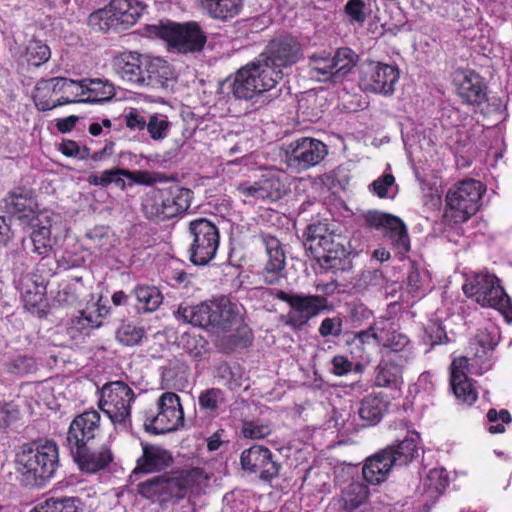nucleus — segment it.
Instances as JSON below:
<instances>
[{
  "mask_svg": "<svg viewBox=\"0 0 512 512\" xmlns=\"http://www.w3.org/2000/svg\"><path fill=\"white\" fill-rule=\"evenodd\" d=\"M343 320L341 317H327L322 320L318 332L326 338L329 336L339 337L342 334Z\"/></svg>",
  "mask_w": 512,
  "mask_h": 512,
  "instance_id": "57",
  "label": "nucleus"
},
{
  "mask_svg": "<svg viewBox=\"0 0 512 512\" xmlns=\"http://www.w3.org/2000/svg\"><path fill=\"white\" fill-rule=\"evenodd\" d=\"M390 402L382 393L368 394L359 403L358 415L364 427L377 425L388 412Z\"/></svg>",
  "mask_w": 512,
  "mask_h": 512,
  "instance_id": "27",
  "label": "nucleus"
},
{
  "mask_svg": "<svg viewBox=\"0 0 512 512\" xmlns=\"http://www.w3.org/2000/svg\"><path fill=\"white\" fill-rule=\"evenodd\" d=\"M287 177L280 171L268 172L255 182H242L237 186L238 192L244 197V202L252 203L258 200L277 201L289 190Z\"/></svg>",
  "mask_w": 512,
  "mask_h": 512,
  "instance_id": "13",
  "label": "nucleus"
},
{
  "mask_svg": "<svg viewBox=\"0 0 512 512\" xmlns=\"http://www.w3.org/2000/svg\"><path fill=\"white\" fill-rule=\"evenodd\" d=\"M244 7V0H201L200 8L210 18L227 22L237 17Z\"/></svg>",
  "mask_w": 512,
  "mask_h": 512,
  "instance_id": "31",
  "label": "nucleus"
},
{
  "mask_svg": "<svg viewBox=\"0 0 512 512\" xmlns=\"http://www.w3.org/2000/svg\"><path fill=\"white\" fill-rule=\"evenodd\" d=\"M343 13L349 24L362 26L369 16L370 9L364 0H348L343 7Z\"/></svg>",
  "mask_w": 512,
  "mask_h": 512,
  "instance_id": "52",
  "label": "nucleus"
},
{
  "mask_svg": "<svg viewBox=\"0 0 512 512\" xmlns=\"http://www.w3.org/2000/svg\"><path fill=\"white\" fill-rule=\"evenodd\" d=\"M145 55L137 52L124 51L113 56L111 67L113 72L123 81L131 84H141Z\"/></svg>",
  "mask_w": 512,
  "mask_h": 512,
  "instance_id": "25",
  "label": "nucleus"
},
{
  "mask_svg": "<svg viewBox=\"0 0 512 512\" xmlns=\"http://www.w3.org/2000/svg\"><path fill=\"white\" fill-rule=\"evenodd\" d=\"M304 237L306 249L317 259L322 269L326 271L345 269L346 250L340 243H335L327 223L317 222L308 225Z\"/></svg>",
  "mask_w": 512,
  "mask_h": 512,
  "instance_id": "4",
  "label": "nucleus"
},
{
  "mask_svg": "<svg viewBox=\"0 0 512 512\" xmlns=\"http://www.w3.org/2000/svg\"><path fill=\"white\" fill-rule=\"evenodd\" d=\"M254 75L248 64L240 68L234 75L233 79L228 78L224 85L228 86L231 94L236 99L249 100L255 95L261 94Z\"/></svg>",
  "mask_w": 512,
  "mask_h": 512,
  "instance_id": "29",
  "label": "nucleus"
},
{
  "mask_svg": "<svg viewBox=\"0 0 512 512\" xmlns=\"http://www.w3.org/2000/svg\"><path fill=\"white\" fill-rule=\"evenodd\" d=\"M395 183V177L390 174H383L370 184V191L379 198H387L388 190Z\"/></svg>",
  "mask_w": 512,
  "mask_h": 512,
  "instance_id": "60",
  "label": "nucleus"
},
{
  "mask_svg": "<svg viewBox=\"0 0 512 512\" xmlns=\"http://www.w3.org/2000/svg\"><path fill=\"white\" fill-rule=\"evenodd\" d=\"M27 224L32 227L30 237L33 244V252L40 256L48 255L53 248L50 217L43 214Z\"/></svg>",
  "mask_w": 512,
  "mask_h": 512,
  "instance_id": "35",
  "label": "nucleus"
},
{
  "mask_svg": "<svg viewBox=\"0 0 512 512\" xmlns=\"http://www.w3.org/2000/svg\"><path fill=\"white\" fill-rule=\"evenodd\" d=\"M89 26L98 31L107 32L111 29H121L117 14L113 11L112 3L97 11L92 12L88 18Z\"/></svg>",
  "mask_w": 512,
  "mask_h": 512,
  "instance_id": "47",
  "label": "nucleus"
},
{
  "mask_svg": "<svg viewBox=\"0 0 512 512\" xmlns=\"http://www.w3.org/2000/svg\"><path fill=\"white\" fill-rule=\"evenodd\" d=\"M367 227L380 230L388 238L392 247L400 254L410 251V238L407 227L402 219L389 213L369 211L365 215Z\"/></svg>",
  "mask_w": 512,
  "mask_h": 512,
  "instance_id": "16",
  "label": "nucleus"
},
{
  "mask_svg": "<svg viewBox=\"0 0 512 512\" xmlns=\"http://www.w3.org/2000/svg\"><path fill=\"white\" fill-rule=\"evenodd\" d=\"M125 125L128 129L132 131H142L147 126V121L140 114L137 109H130L128 113L124 115Z\"/></svg>",
  "mask_w": 512,
  "mask_h": 512,
  "instance_id": "64",
  "label": "nucleus"
},
{
  "mask_svg": "<svg viewBox=\"0 0 512 512\" xmlns=\"http://www.w3.org/2000/svg\"><path fill=\"white\" fill-rule=\"evenodd\" d=\"M261 93L273 89L283 78V71L265 57L248 63Z\"/></svg>",
  "mask_w": 512,
  "mask_h": 512,
  "instance_id": "34",
  "label": "nucleus"
},
{
  "mask_svg": "<svg viewBox=\"0 0 512 512\" xmlns=\"http://www.w3.org/2000/svg\"><path fill=\"white\" fill-rule=\"evenodd\" d=\"M267 253V261L262 270L263 280L268 285L279 284L285 277L286 255L281 242L276 237L262 233L260 235Z\"/></svg>",
  "mask_w": 512,
  "mask_h": 512,
  "instance_id": "23",
  "label": "nucleus"
},
{
  "mask_svg": "<svg viewBox=\"0 0 512 512\" xmlns=\"http://www.w3.org/2000/svg\"><path fill=\"white\" fill-rule=\"evenodd\" d=\"M505 109L506 102L503 97L482 86V116L486 121L482 123V127L489 130L501 123L505 118Z\"/></svg>",
  "mask_w": 512,
  "mask_h": 512,
  "instance_id": "33",
  "label": "nucleus"
},
{
  "mask_svg": "<svg viewBox=\"0 0 512 512\" xmlns=\"http://www.w3.org/2000/svg\"><path fill=\"white\" fill-rule=\"evenodd\" d=\"M58 466V446L49 440L24 444L15 457L16 471L25 486H45L55 475Z\"/></svg>",
  "mask_w": 512,
  "mask_h": 512,
  "instance_id": "2",
  "label": "nucleus"
},
{
  "mask_svg": "<svg viewBox=\"0 0 512 512\" xmlns=\"http://www.w3.org/2000/svg\"><path fill=\"white\" fill-rule=\"evenodd\" d=\"M162 193L161 188H153L146 193L141 204L142 212L146 219L155 222L172 219L169 211H167L166 199Z\"/></svg>",
  "mask_w": 512,
  "mask_h": 512,
  "instance_id": "37",
  "label": "nucleus"
},
{
  "mask_svg": "<svg viewBox=\"0 0 512 512\" xmlns=\"http://www.w3.org/2000/svg\"><path fill=\"white\" fill-rule=\"evenodd\" d=\"M142 454L136 460L131 477L141 474H154L167 470L174 463L170 451L160 445L141 443Z\"/></svg>",
  "mask_w": 512,
  "mask_h": 512,
  "instance_id": "22",
  "label": "nucleus"
},
{
  "mask_svg": "<svg viewBox=\"0 0 512 512\" xmlns=\"http://www.w3.org/2000/svg\"><path fill=\"white\" fill-rule=\"evenodd\" d=\"M7 211L23 224L34 221L43 214L36 212L37 202L31 190L24 187L14 188L5 198Z\"/></svg>",
  "mask_w": 512,
  "mask_h": 512,
  "instance_id": "24",
  "label": "nucleus"
},
{
  "mask_svg": "<svg viewBox=\"0 0 512 512\" xmlns=\"http://www.w3.org/2000/svg\"><path fill=\"white\" fill-rule=\"evenodd\" d=\"M327 153V146L322 141L302 137L289 145L287 163L298 170H307L324 160Z\"/></svg>",
  "mask_w": 512,
  "mask_h": 512,
  "instance_id": "19",
  "label": "nucleus"
},
{
  "mask_svg": "<svg viewBox=\"0 0 512 512\" xmlns=\"http://www.w3.org/2000/svg\"><path fill=\"white\" fill-rule=\"evenodd\" d=\"M142 74L144 79L140 85L158 88L163 87L171 77L170 65L167 61L145 55Z\"/></svg>",
  "mask_w": 512,
  "mask_h": 512,
  "instance_id": "32",
  "label": "nucleus"
},
{
  "mask_svg": "<svg viewBox=\"0 0 512 512\" xmlns=\"http://www.w3.org/2000/svg\"><path fill=\"white\" fill-rule=\"evenodd\" d=\"M189 259L194 265L203 266L211 262L220 245L217 225L207 218H196L189 222Z\"/></svg>",
  "mask_w": 512,
  "mask_h": 512,
  "instance_id": "9",
  "label": "nucleus"
},
{
  "mask_svg": "<svg viewBox=\"0 0 512 512\" xmlns=\"http://www.w3.org/2000/svg\"><path fill=\"white\" fill-rule=\"evenodd\" d=\"M479 209L480 182L474 179L459 181L446 194L444 218L448 222H465Z\"/></svg>",
  "mask_w": 512,
  "mask_h": 512,
  "instance_id": "10",
  "label": "nucleus"
},
{
  "mask_svg": "<svg viewBox=\"0 0 512 512\" xmlns=\"http://www.w3.org/2000/svg\"><path fill=\"white\" fill-rule=\"evenodd\" d=\"M274 296L288 304L289 311L281 315L280 321L293 331L302 330L311 319L329 309L328 300L322 295L287 293L284 290H277Z\"/></svg>",
  "mask_w": 512,
  "mask_h": 512,
  "instance_id": "7",
  "label": "nucleus"
},
{
  "mask_svg": "<svg viewBox=\"0 0 512 512\" xmlns=\"http://www.w3.org/2000/svg\"><path fill=\"white\" fill-rule=\"evenodd\" d=\"M236 305L226 297L205 301L195 306L180 305L175 313L184 323L202 328H217L227 331L236 318Z\"/></svg>",
  "mask_w": 512,
  "mask_h": 512,
  "instance_id": "3",
  "label": "nucleus"
},
{
  "mask_svg": "<svg viewBox=\"0 0 512 512\" xmlns=\"http://www.w3.org/2000/svg\"><path fill=\"white\" fill-rule=\"evenodd\" d=\"M179 345L191 358L201 359L208 351V341L201 335L185 332L181 335Z\"/></svg>",
  "mask_w": 512,
  "mask_h": 512,
  "instance_id": "50",
  "label": "nucleus"
},
{
  "mask_svg": "<svg viewBox=\"0 0 512 512\" xmlns=\"http://www.w3.org/2000/svg\"><path fill=\"white\" fill-rule=\"evenodd\" d=\"M487 419L490 423H496L489 426L488 431L491 434L503 433L505 431L504 424L512 421L510 412L507 409H501L499 412L495 409H490L487 412Z\"/></svg>",
  "mask_w": 512,
  "mask_h": 512,
  "instance_id": "56",
  "label": "nucleus"
},
{
  "mask_svg": "<svg viewBox=\"0 0 512 512\" xmlns=\"http://www.w3.org/2000/svg\"><path fill=\"white\" fill-rule=\"evenodd\" d=\"M473 375L469 358L466 356L452 358L449 366V386L457 400L468 405L474 404L478 397L477 381L473 379Z\"/></svg>",
  "mask_w": 512,
  "mask_h": 512,
  "instance_id": "18",
  "label": "nucleus"
},
{
  "mask_svg": "<svg viewBox=\"0 0 512 512\" xmlns=\"http://www.w3.org/2000/svg\"><path fill=\"white\" fill-rule=\"evenodd\" d=\"M459 96L467 103L480 104V76L472 70H459L454 75Z\"/></svg>",
  "mask_w": 512,
  "mask_h": 512,
  "instance_id": "36",
  "label": "nucleus"
},
{
  "mask_svg": "<svg viewBox=\"0 0 512 512\" xmlns=\"http://www.w3.org/2000/svg\"><path fill=\"white\" fill-rule=\"evenodd\" d=\"M56 101L59 106L81 103L83 86L81 80L76 81L64 77H53Z\"/></svg>",
  "mask_w": 512,
  "mask_h": 512,
  "instance_id": "41",
  "label": "nucleus"
},
{
  "mask_svg": "<svg viewBox=\"0 0 512 512\" xmlns=\"http://www.w3.org/2000/svg\"><path fill=\"white\" fill-rule=\"evenodd\" d=\"M55 512H80L82 510V501L76 496L51 497Z\"/></svg>",
  "mask_w": 512,
  "mask_h": 512,
  "instance_id": "58",
  "label": "nucleus"
},
{
  "mask_svg": "<svg viewBox=\"0 0 512 512\" xmlns=\"http://www.w3.org/2000/svg\"><path fill=\"white\" fill-rule=\"evenodd\" d=\"M79 285H81V278L61 282L55 295V302L62 307H73L77 305L81 295Z\"/></svg>",
  "mask_w": 512,
  "mask_h": 512,
  "instance_id": "49",
  "label": "nucleus"
},
{
  "mask_svg": "<svg viewBox=\"0 0 512 512\" xmlns=\"http://www.w3.org/2000/svg\"><path fill=\"white\" fill-rule=\"evenodd\" d=\"M32 99L37 110L42 112L59 107L53 78L39 80L33 89Z\"/></svg>",
  "mask_w": 512,
  "mask_h": 512,
  "instance_id": "42",
  "label": "nucleus"
},
{
  "mask_svg": "<svg viewBox=\"0 0 512 512\" xmlns=\"http://www.w3.org/2000/svg\"><path fill=\"white\" fill-rule=\"evenodd\" d=\"M87 181L90 185L100 186L103 188L114 184L116 187L124 191L126 189V182L124 177L123 168H112L104 170L100 175L91 174L88 176Z\"/></svg>",
  "mask_w": 512,
  "mask_h": 512,
  "instance_id": "51",
  "label": "nucleus"
},
{
  "mask_svg": "<svg viewBox=\"0 0 512 512\" xmlns=\"http://www.w3.org/2000/svg\"><path fill=\"white\" fill-rule=\"evenodd\" d=\"M420 434L415 430L409 431L405 438L395 445L387 446L385 450L394 466H406L418 457Z\"/></svg>",
  "mask_w": 512,
  "mask_h": 512,
  "instance_id": "28",
  "label": "nucleus"
},
{
  "mask_svg": "<svg viewBox=\"0 0 512 512\" xmlns=\"http://www.w3.org/2000/svg\"><path fill=\"white\" fill-rule=\"evenodd\" d=\"M132 293L137 301V309L143 312L156 311L163 301L160 290L155 286L138 284L134 287Z\"/></svg>",
  "mask_w": 512,
  "mask_h": 512,
  "instance_id": "43",
  "label": "nucleus"
},
{
  "mask_svg": "<svg viewBox=\"0 0 512 512\" xmlns=\"http://www.w3.org/2000/svg\"><path fill=\"white\" fill-rule=\"evenodd\" d=\"M426 335L432 345H440L448 342L445 327L440 321H432L425 328Z\"/></svg>",
  "mask_w": 512,
  "mask_h": 512,
  "instance_id": "61",
  "label": "nucleus"
},
{
  "mask_svg": "<svg viewBox=\"0 0 512 512\" xmlns=\"http://www.w3.org/2000/svg\"><path fill=\"white\" fill-rule=\"evenodd\" d=\"M145 31L149 36L165 41L169 47L181 53L201 51L207 42L204 31L195 21H160L158 24L146 25Z\"/></svg>",
  "mask_w": 512,
  "mask_h": 512,
  "instance_id": "5",
  "label": "nucleus"
},
{
  "mask_svg": "<svg viewBox=\"0 0 512 512\" xmlns=\"http://www.w3.org/2000/svg\"><path fill=\"white\" fill-rule=\"evenodd\" d=\"M260 57H265L283 71L284 68L295 65L301 59L302 46L291 35L279 36L269 41L265 52Z\"/></svg>",
  "mask_w": 512,
  "mask_h": 512,
  "instance_id": "20",
  "label": "nucleus"
},
{
  "mask_svg": "<svg viewBox=\"0 0 512 512\" xmlns=\"http://www.w3.org/2000/svg\"><path fill=\"white\" fill-rule=\"evenodd\" d=\"M145 334V329L142 326L131 322H123L116 331V338L126 346H134L142 341Z\"/></svg>",
  "mask_w": 512,
  "mask_h": 512,
  "instance_id": "53",
  "label": "nucleus"
},
{
  "mask_svg": "<svg viewBox=\"0 0 512 512\" xmlns=\"http://www.w3.org/2000/svg\"><path fill=\"white\" fill-rule=\"evenodd\" d=\"M104 438L101 427V415L97 410H86L77 414L71 421L64 446L68 450L81 447L87 443H95Z\"/></svg>",
  "mask_w": 512,
  "mask_h": 512,
  "instance_id": "14",
  "label": "nucleus"
},
{
  "mask_svg": "<svg viewBox=\"0 0 512 512\" xmlns=\"http://www.w3.org/2000/svg\"><path fill=\"white\" fill-rule=\"evenodd\" d=\"M399 78L400 72L396 66L367 61L360 68L359 86L367 93L391 96Z\"/></svg>",
  "mask_w": 512,
  "mask_h": 512,
  "instance_id": "12",
  "label": "nucleus"
},
{
  "mask_svg": "<svg viewBox=\"0 0 512 512\" xmlns=\"http://www.w3.org/2000/svg\"><path fill=\"white\" fill-rule=\"evenodd\" d=\"M369 488L361 482L350 483L341 494L342 507L345 511L352 512L362 506L369 497Z\"/></svg>",
  "mask_w": 512,
  "mask_h": 512,
  "instance_id": "44",
  "label": "nucleus"
},
{
  "mask_svg": "<svg viewBox=\"0 0 512 512\" xmlns=\"http://www.w3.org/2000/svg\"><path fill=\"white\" fill-rule=\"evenodd\" d=\"M409 345L410 339L408 336L398 331H392L382 343V354L392 353L399 361H408L407 348Z\"/></svg>",
  "mask_w": 512,
  "mask_h": 512,
  "instance_id": "48",
  "label": "nucleus"
},
{
  "mask_svg": "<svg viewBox=\"0 0 512 512\" xmlns=\"http://www.w3.org/2000/svg\"><path fill=\"white\" fill-rule=\"evenodd\" d=\"M390 460L385 448L367 458L362 469L365 481L372 485L384 482L394 466L393 463H390Z\"/></svg>",
  "mask_w": 512,
  "mask_h": 512,
  "instance_id": "30",
  "label": "nucleus"
},
{
  "mask_svg": "<svg viewBox=\"0 0 512 512\" xmlns=\"http://www.w3.org/2000/svg\"><path fill=\"white\" fill-rule=\"evenodd\" d=\"M407 362L399 361L392 353H383L375 368V386L389 389L398 388L402 383L403 368Z\"/></svg>",
  "mask_w": 512,
  "mask_h": 512,
  "instance_id": "26",
  "label": "nucleus"
},
{
  "mask_svg": "<svg viewBox=\"0 0 512 512\" xmlns=\"http://www.w3.org/2000/svg\"><path fill=\"white\" fill-rule=\"evenodd\" d=\"M111 3L121 29H127L136 24L147 7L139 0H111Z\"/></svg>",
  "mask_w": 512,
  "mask_h": 512,
  "instance_id": "40",
  "label": "nucleus"
},
{
  "mask_svg": "<svg viewBox=\"0 0 512 512\" xmlns=\"http://www.w3.org/2000/svg\"><path fill=\"white\" fill-rule=\"evenodd\" d=\"M204 472L200 468L165 472L139 482L136 492L142 498L161 506L177 504L201 485Z\"/></svg>",
  "mask_w": 512,
  "mask_h": 512,
  "instance_id": "1",
  "label": "nucleus"
},
{
  "mask_svg": "<svg viewBox=\"0 0 512 512\" xmlns=\"http://www.w3.org/2000/svg\"><path fill=\"white\" fill-rule=\"evenodd\" d=\"M49 45L36 38H32L25 47L23 59L29 67L39 68L51 58Z\"/></svg>",
  "mask_w": 512,
  "mask_h": 512,
  "instance_id": "45",
  "label": "nucleus"
},
{
  "mask_svg": "<svg viewBox=\"0 0 512 512\" xmlns=\"http://www.w3.org/2000/svg\"><path fill=\"white\" fill-rule=\"evenodd\" d=\"M78 469L86 474H95L105 470L114 460V454L108 441L102 438L95 443H87L69 450Z\"/></svg>",
  "mask_w": 512,
  "mask_h": 512,
  "instance_id": "17",
  "label": "nucleus"
},
{
  "mask_svg": "<svg viewBox=\"0 0 512 512\" xmlns=\"http://www.w3.org/2000/svg\"><path fill=\"white\" fill-rule=\"evenodd\" d=\"M358 56L348 48L342 47L331 55L325 51L314 53L309 57L310 74L321 82H341L356 66Z\"/></svg>",
  "mask_w": 512,
  "mask_h": 512,
  "instance_id": "8",
  "label": "nucleus"
},
{
  "mask_svg": "<svg viewBox=\"0 0 512 512\" xmlns=\"http://www.w3.org/2000/svg\"><path fill=\"white\" fill-rule=\"evenodd\" d=\"M241 433L244 438L252 440L264 439L272 433L269 423H262L258 420H245L242 422Z\"/></svg>",
  "mask_w": 512,
  "mask_h": 512,
  "instance_id": "55",
  "label": "nucleus"
},
{
  "mask_svg": "<svg viewBox=\"0 0 512 512\" xmlns=\"http://www.w3.org/2000/svg\"><path fill=\"white\" fill-rule=\"evenodd\" d=\"M83 97L81 103H104L115 96L114 86L101 79H82Z\"/></svg>",
  "mask_w": 512,
  "mask_h": 512,
  "instance_id": "39",
  "label": "nucleus"
},
{
  "mask_svg": "<svg viewBox=\"0 0 512 512\" xmlns=\"http://www.w3.org/2000/svg\"><path fill=\"white\" fill-rule=\"evenodd\" d=\"M240 465L246 473L255 475L261 481L269 483L279 476L281 469L273 452L268 447L258 444L242 451Z\"/></svg>",
  "mask_w": 512,
  "mask_h": 512,
  "instance_id": "15",
  "label": "nucleus"
},
{
  "mask_svg": "<svg viewBox=\"0 0 512 512\" xmlns=\"http://www.w3.org/2000/svg\"><path fill=\"white\" fill-rule=\"evenodd\" d=\"M350 320L354 327H358L373 318V312L366 305L359 303L350 310Z\"/></svg>",
  "mask_w": 512,
  "mask_h": 512,
  "instance_id": "62",
  "label": "nucleus"
},
{
  "mask_svg": "<svg viewBox=\"0 0 512 512\" xmlns=\"http://www.w3.org/2000/svg\"><path fill=\"white\" fill-rule=\"evenodd\" d=\"M498 310L509 324L512 323V301L501 285L500 279L487 269H482V307Z\"/></svg>",
  "mask_w": 512,
  "mask_h": 512,
  "instance_id": "21",
  "label": "nucleus"
},
{
  "mask_svg": "<svg viewBox=\"0 0 512 512\" xmlns=\"http://www.w3.org/2000/svg\"><path fill=\"white\" fill-rule=\"evenodd\" d=\"M170 127L171 123L166 115L153 114L147 121L146 129L153 140L160 141L168 136Z\"/></svg>",
  "mask_w": 512,
  "mask_h": 512,
  "instance_id": "54",
  "label": "nucleus"
},
{
  "mask_svg": "<svg viewBox=\"0 0 512 512\" xmlns=\"http://www.w3.org/2000/svg\"><path fill=\"white\" fill-rule=\"evenodd\" d=\"M427 485L437 493L442 494L449 485L448 476L444 469H433L427 477Z\"/></svg>",
  "mask_w": 512,
  "mask_h": 512,
  "instance_id": "59",
  "label": "nucleus"
},
{
  "mask_svg": "<svg viewBox=\"0 0 512 512\" xmlns=\"http://www.w3.org/2000/svg\"><path fill=\"white\" fill-rule=\"evenodd\" d=\"M184 424V412L180 397L174 392L163 393L157 401V412L145 413L144 428L153 434H165Z\"/></svg>",
  "mask_w": 512,
  "mask_h": 512,
  "instance_id": "11",
  "label": "nucleus"
},
{
  "mask_svg": "<svg viewBox=\"0 0 512 512\" xmlns=\"http://www.w3.org/2000/svg\"><path fill=\"white\" fill-rule=\"evenodd\" d=\"M225 403V392L220 388H207L202 390L198 396L200 410L210 417H216Z\"/></svg>",
  "mask_w": 512,
  "mask_h": 512,
  "instance_id": "46",
  "label": "nucleus"
},
{
  "mask_svg": "<svg viewBox=\"0 0 512 512\" xmlns=\"http://www.w3.org/2000/svg\"><path fill=\"white\" fill-rule=\"evenodd\" d=\"M110 312V307L103 305L98 301L95 304V311L96 315H92V313H86L82 312V316L84 317V320L87 322V325L92 328H97L102 325V319L106 317Z\"/></svg>",
  "mask_w": 512,
  "mask_h": 512,
  "instance_id": "63",
  "label": "nucleus"
},
{
  "mask_svg": "<svg viewBox=\"0 0 512 512\" xmlns=\"http://www.w3.org/2000/svg\"><path fill=\"white\" fill-rule=\"evenodd\" d=\"M162 191L166 199L167 211L172 218L182 215L190 208L193 198L192 190L175 185L162 188Z\"/></svg>",
  "mask_w": 512,
  "mask_h": 512,
  "instance_id": "38",
  "label": "nucleus"
},
{
  "mask_svg": "<svg viewBox=\"0 0 512 512\" xmlns=\"http://www.w3.org/2000/svg\"><path fill=\"white\" fill-rule=\"evenodd\" d=\"M99 409L117 428L131 426L132 404L136 400L134 390L124 381H110L99 390Z\"/></svg>",
  "mask_w": 512,
  "mask_h": 512,
  "instance_id": "6",
  "label": "nucleus"
}]
</instances>
